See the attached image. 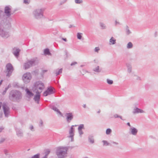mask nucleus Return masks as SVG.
Masks as SVG:
<instances>
[{
	"label": "nucleus",
	"mask_w": 158,
	"mask_h": 158,
	"mask_svg": "<svg viewBox=\"0 0 158 158\" xmlns=\"http://www.w3.org/2000/svg\"><path fill=\"white\" fill-rule=\"evenodd\" d=\"M116 43V40L113 37H112L110 40V44H114Z\"/></svg>",
	"instance_id": "25"
},
{
	"label": "nucleus",
	"mask_w": 158,
	"mask_h": 158,
	"mask_svg": "<svg viewBox=\"0 0 158 158\" xmlns=\"http://www.w3.org/2000/svg\"><path fill=\"white\" fill-rule=\"evenodd\" d=\"M42 158H47V157H45V156H44Z\"/></svg>",
	"instance_id": "64"
},
{
	"label": "nucleus",
	"mask_w": 158,
	"mask_h": 158,
	"mask_svg": "<svg viewBox=\"0 0 158 158\" xmlns=\"http://www.w3.org/2000/svg\"><path fill=\"white\" fill-rule=\"evenodd\" d=\"M66 1H67V0H64V1L63 2H61L60 4V5H62L63 3H64Z\"/></svg>",
	"instance_id": "49"
},
{
	"label": "nucleus",
	"mask_w": 158,
	"mask_h": 158,
	"mask_svg": "<svg viewBox=\"0 0 158 158\" xmlns=\"http://www.w3.org/2000/svg\"><path fill=\"white\" fill-rule=\"evenodd\" d=\"M44 153L45 154L44 156L48 157V156L50 152V150L49 149H44Z\"/></svg>",
	"instance_id": "22"
},
{
	"label": "nucleus",
	"mask_w": 158,
	"mask_h": 158,
	"mask_svg": "<svg viewBox=\"0 0 158 158\" xmlns=\"http://www.w3.org/2000/svg\"><path fill=\"white\" fill-rule=\"evenodd\" d=\"M100 50V49L98 47H96L94 49V51L95 52H98V51Z\"/></svg>",
	"instance_id": "43"
},
{
	"label": "nucleus",
	"mask_w": 158,
	"mask_h": 158,
	"mask_svg": "<svg viewBox=\"0 0 158 158\" xmlns=\"http://www.w3.org/2000/svg\"><path fill=\"white\" fill-rule=\"evenodd\" d=\"M20 51V50L17 48L15 47L13 49L12 53L17 58L19 56Z\"/></svg>",
	"instance_id": "12"
},
{
	"label": "nucleus",
	"mask_w": 158,
	"mask_h": 158,
	"mask_svg": "<svg viewBox=\"0 0 158 158\" xmlns=\"http://www.w3.org/2000/svg\"><path fill=\"white\" fill-rule=\"evenodd\" d=\"M68 150L67 147L60 146L57 148L56 153L58 158H65L67 156Z\"/></svg>",
	"instance_id": "1"
},
{
	"label": "nucleus",
	"mask_w": 158,
	"mask_h": 158,
	"mask_svg": "<svg viewBox=\"0 0 158 158\" xmlns=\"http://www.w3.org/2000/svg\"><path fill=\"white\" fill-rule=\"evenodd\" d=\"M5 24L3 21L0 22V36L4 39H6L10 36L9 32L4 28Z\"/></svg>",
	"instance_id": "3"
},
{
	"label": "nucleus",
	"mask_w": 158,
	"mask_h": 158,
	"mask_svg": "<svg viewBox=\"0 0 158 158\" xmlns=\"http://www.w3.org/2000/svg\"><path fill=\"white\" fill-rule=\"evenodd\" d=\"M84 125L83 124H81L80 125L78 128V130H82V129H84Z\"/></svg>",
	"instance_id": "35"
},
{
	"label": "nucleus",
	"mask_w": 158,
	"mask_h": 158,
	"mask_svg": "<svg viewBox=\"0 0 158 158\" xmlns=\"http://www.w3.org/2000/svg\"><path fill=\"white\" fill-rule=\"evenodd\" d=\"M51 109L54 110V111H56L58 113H59L60 114H61V113L60 111L57 108V107H55V106H52Z\"/></svg>",
	"instance_id": "24"
},
{
	"label": "nucleus",
	"mask_w": 158,
	"mask_h": 158,
	"mask_svg": "<svg viewBox=\"0 0 158 158\" xmlns=\"http://www.w3.org/2000/svg\"><path fill=\"white\" fill-rule=\"evenodd\" d=\"M48 70H43V69H42L41 72L40 73V75L41 76V77L43 78L44 77V74L47 72Z\"/></svg>",
	"instance_id": "28"
},
{
	"label": "nucleus",
	"mask_w": 158,
	"mask_h": 158,
	"mask_svg": "<svg viewBox=\"0 0 158 158\" xmlns=\"http://www.w3.org/2000/svg\"><path fill=\"white\" fill-rule=\"evenodd\" d=\"M73 138H71V141H73Z\"/></svg>",
	"instance_id": "63"
},
{
	"label": "nucleus",
	"mask_w": 158,
	"mask_h": 158,
	"mask_svg": "<svg viewBox=\"0 0 158 158\" xmlns=\"http://www.w3.org/2000/svg\"><path fill=\"white\" fill-rule=\"evenodd\" d=\"M9 97L10 100L17 101L21 98V94L18 91L13 90L10 93Z\"/></svg>",
	"instance_id": "5"
},
{
	"label": "nucleus",
	"mask_w": 158,
	"mask_h": 158,
	"mask_svg": "<svg viewBox=\"0 0 158 158\" xmlns=\"http://www.w3.org/2000/svg\"><path fill=\"white\" fill-rule=\"evenodd\" d=\"M2 107L5 116L8 117L10 113L9 108L6 103H3Z\"/></svg>",
	"instance_id": "9"
},
{
	"label": "nucleus",
	"mask_w": 158,
	"mask_h": 158,
	"mask_svg": "<svg viewBox=\"0 0 158 158\" xmlns=\"http://www.w3.org/2000/svg\"><path fill=\"white\" fill-rule=\"evenodd\" d=\"M3 12L0 10V19H2L3 18H4L3 16Z\"/></svg>",
	"instance_id": "39"
},
{
	"label": "nucleus",
	"mask_w": 158,
	"mask_h": 158,
	"mask_svg": "<svg viewBox=\"0 0 158 158\" xmlns=\"http://www.w3.org/2000/svg\"><path fill=\"white\" fill-rule=\"evenodd\" d=\"M4 129V128L2 127H0V133L1 132L2 130Z\"/></svg>",
	"instance_id": "50"
},
{
	"label": "nucleus",
	"mask_w": 158,
	"mask_h": 158,
	"mask_svg": "<svg viewBox=\"0 0 158 158\" xmlns=\"http://www.w3.org/2000/svg\"><path fill=\"white\" fill-rule=\"evenodd\" d=\"M39 154H37L31 157V158H39Z\"/></svg>",
	"instance_id": "41"
},
{
	"label": "nucleus",
	"mask_w": 158,
	"mask_h": 158,
	"mask_svg": "<svg viewBox=\"0 0 158 158\" xmlns=\"http://www.w3.org/2000/svg\"><path fill=\"white\" fill-rule=\"evenodd\" d=\"M73 125H72L69 131V134L70 135L69 137H70L72 139L73 138V137L74 136L73 132L74 131V128H73Z\"/></svg>",
	"instance_id": "14"
},
{
	"label": "nucleus",
	"mask_w": 158,
	"mask_h": 158,
	"mask_svg": "<svg viewBox=\"0 0 158 158\" xmlns=\"http://www.w3.org/2000/svg\"><path fill=\"white\" fill-rule=\"evenodd\" d=\"M16 135L17 136L20 138L23 136V133L21 130L17 129L16 130Z\"/></svg>",
	"instance_id": "16"
},
{
	"label": "nucleus",
	"mask_w": 158,
	"mask_h": 158,
	"mask_svg": "<svg viewBox=\"0 0 158 158\" xmlns=\"http://www.w3.org/2000/svg\"><path fill=\"white\" fill-rule=\"evenodd\" d=\"M82 33L80 32L77 33V39L79 40H81L82 37Z\"/></svg>",
	"instance_id": "30"
},
{
	"label": "nucleus",
	"mask_w": 158,
	"mask_h": 158,
	"mask_svg": "<svg viewBox=\"0 0 158 158\" xmlns=\"http://www.w3.org/2000/svg\"><path fill=\"white\" fill-rule=\"evenodd\" d=\"M102 142L103 143L104 145L108 146L110 145V143H108V142L106 140H103L102 141Z\"/></svg>",
	"instance_id": "36"
},
{
	"label": "nucleus",
	"mask_w": 158,
	"mask_h": 158,
	"mask_svg": "<svg viewBox=\"0 0 158 158\" xmlns=\"http://www.w3.org/2000/svg\"><path fill=\"white\" fill-rule=\"evenodd\" d=\"M101 112V110H99L98 112H97V113H99Z\"/></svg>",
	"instance_id": "61"
},
{
	"label": "nucleus",
	"mask_w": 158,
	"mask_h": 158,
	"mask_svg": "<svg viewBox=\"0 0 158 158\" xmlns=\"http://www.w3.org/2000/svg\"><path fill=\"white\" fill-rule=\"evenodd\" d=\"M30 2V0H24L23 3L26 4H28Z\"/></svg>",
	"instance_id": "40"
},
{
	"label": "nucleus",
	"mask_w": 158,
	"mask_h": 158,
	"mask_svg": "<svg viewBox=\"0 0 158 158\" xmlns=\"http://www.w3.org/2000/svg\"><path fill=\"white\" fill-rule=\"evenodd\" d=\"M75 2L77 4H80L83 1L82 0H75Z\"/></svg>",
	"instance_id": "38"
},
{
	"label": "nucleus",
	"mask_w": 158,
	"mask_h": 158,
	"mask_svg": "<svg viewBox=\"0 0 158 158\" xmlns=\"http://www.w3.org/2000/svg\"><path fill=\"white\" fill-rule=\"evenodd\" d=\"M6 76L10 77L12 75V72L14 70V68L10 63H8L6 66Z\"/></svg>",
	"instance_id": "6"
},
{
	"label": "nucleus",
	"mask_w": 158,
	"mask_h": 158,
	"mask_svg": "<svg viewBox=\"0 0 158 158\" xmlns=\"http://www.w3.org/2000/svg\"><path fill=\"white\" fill-rule=\"evenodd\" d=\"M62 69H57L54 70L53 73L55 74L56 76H58L60 74H61L62 73Z\"/></svg>",
	"instance_id": "17"
},
{
	"label": "nucleus",
	"mask_w": 158,
	"mask_h": 158,
	"mask_svg": "<svg viewBox=\"0 0 158 158\" xmlns=\"http://www.w3.org/2000/svg\"><path fill=\"white\" fill-rule=\"evenodd\" d=\"M4 153L6 155H8V151L6 150H4Z\"/></svg>",
	"instance_id": "45"
},
{
	"label": "nucleus",
	"mask_w": 158,
	"mask_h": 158,
	"mask_svg": "<svg viewBox=\"0 0 158 158\" xmlns=\"http://www.w3.org/2000/svg\"><path fill=\"white\" fill-rule=\"evenodd\" d=\"M107 83L109 84H110V85H111L113 83V81L112 80H110L109 79H107Z\"/></svg>",
	"instance_id": "37"
},
{
	"label": "nucleus",
	"mask_w": 158,
	"mask_h": 158,
	"mask_svg": "<svg viewBox=\"0 0 158 158\" xmlns=\"http://www.w3.org/2000/svg\"><path fill=\"white\" fill-rule=\"evenodd\" d=\"M127 125L128 126H129V127H131V125H130V123H129V122H128V123H127Z\"/></svg>",
	"instance_id": "59"
},
{
	"label": "nucleus",
	"mask_w": 158,
	"mask_h": 158,
	"mask_svg": "<svg viewBox=\"0 0 158 158\" xmlns=\"http://www.w3.org/2000/svg\"><path fill=\"white\" fill-rule=\"evenodd\" d=\"M66 119L68 123H70L73 118V116L72 113H66L65 114Z\"/></svg>",
	"instance_id": "11"
},
{
	"label": "nucleus",
	"mask_w": 158,
	"mask_h": 158,
	"mask_svg": "<svg viewBox=\"0 0 158 158\" xmlns=\"http://www.w3.org/2000/svg\"><path fill=\"white\" fill-rule=\"evenodd\" d=\"M34 18L37 19H38L40 17V10L37 9L35 10L33 12Z\"/></svg>",
	"instance_id": "13"
},
{
	"label": "nucleus",
	"mask_w": 158,
	"mask_h": 158,
	"mask_svg": "<svg viewBox=\"0 0 158 158\" xmlns=\"http://www.w3.org/2000/svg\"><path fill=\"white\" fill-rule=\"evenodd\" d=\"M126 65L128 68V72L129 73H131V72L132 67L131 65L129 64H127Z\"/></svg>",
	"instance_id": "26"
},
{
	"label": "nucleus",
	"mask_w": 158,
	"mask_h": 158,
	"mask_svg": "<svg viewBox=\"0 0 158 158\" xmlns=\"http://www.w3.org/2000/svg\"><path fill=\"white\" fill-rule=\"evenodd\" d=\"M5 89H6L3 92V94H5L7 89L6 88Z\"/></svg>",
	"instance_id": "56"
},
{
	"label": "nucleus",
	"mask_w": 158,
	"mask_h": 158,
	"mask_svg": "<svg viewBox=\"0 0 158 158\" xmlns=\"http://www.w3.org/2000/svg\"><path fill=\"white\" fill-rule=\"evenodd\" d=\"M65 55H66V56H67V54H68V52L67 50H65Z\"/></svg>",
	"instance_id": "58"
},
{
	"label": "nucleus",
	"mask_w": 158,
	"mask_h": 158,
	"mask_svg": "<svg viewBox=\"0 0 158 158\" xmlns=\"http://www.w3.org/2000/svg\"><path fill=\"white\" fill-rule=\"evenodd\" d=\"M119 115H118V114H115L114 115V118H118L119 117Z\"/></svg>",
	"instance_id": "47"
},
{
	"label": "nucleus",
	"mask_w": 158,
	"mask_h": 158,
	"mask_svg": "<svg viewBox=\"0 0 158 158\" xmlns=\"http://www.w3.org/2000/svg\"><path fill=\"white\" fill-rule=\"evenodd\" d=\"M44 88V84L40 81V90L43 89Z\"/></svg>",
	"instance_id": "32"
},
{
	"label": "nucleus",
	"mask_w": 158,
	"mask_h": 158,
	"mask_svg": "<svg viewBox=\"0 0 158 158\" xmlns=\"http://www.w3.org/2000/svg\"><path fill=\"white\" fill-rule=\"evenodd\" d=\"M126 33L127 35H129V34L131 33V32L130 31L127 25L126 26Z\"/></svg>",
	"instance_id": "29"
},
{
	"label": "nucleus",
	"mask_w": 158,
	"mask_h": 158,
	"mask_svg": "<svg viewBox=\"0 0 158 158\" xmlns=\"http://www.w3.org/2000/svg\"><path fill=\"white\" fill-rule=\"evenodd\" d=\"M39 89L40 81H37L35 83L34 86L33 88L34 92L36 94L35 95L34 99L35 102L37 103H39V101L40 100Z\"/></svg>",
	"instance_id": "2"
},
{
	"label": "nucleus",
	"mask_w": 158,
	"mask_h": 158,
	"mask_svg": "<svg viewBox=\"0 0 158 158\" xmlns=\"http://www.w3.org/2000/svg\"><path fill=\"white\" fill-rule=\"evenodd\" d=\"M55 89L52 87H48L47 89L44 93L43 95L44 96H46L48 95L53 94L55 93Z\"/></svg>",
	"instance_id": "10"
},
{
	"label": "nucleus",
	"mask_w": 158,
	"mask_h": 158,
	"mask_svg": "<svg viewBox=\"0 0 158 158\" xmlns=\"http://www.w3.org/2000/svg\"><path fill=\"white\" fill-rule=\"evenodd\" d=\"M5 140V139H2L0 141V142L2 143L4 142Z\"/></svg>",
	"instance_id": "53"
},
{
	"label": "nucleus",
	"mask_w": 158,
	"mask_h": 158,
	"mask_svg": "<svg viewBox=\"0 0 158 158\" xmlns=\"http://www.w3.org/2000/svg\"><path fill=\"white\" fill-rule=\"evenodd\" d=\"M137 80H138V79L140 80V78L139 77H137Z\"/></svg>",
	"instance_id": "62"
},
{
	"label": "nucleus",
	"mask_w": 158,
	"mask_h": 158,
	"mask_svg": "<svg viewBox=\"0 0 158 158\" xmlns=\"http://www.w3.org/2000/svg\"><path fill=\"white\" fill-rule=\"evenodd\" d=\"M115 25H116L117 24H119V22H118L116 20L115 21Z\"/></svg>",
	"instance_id": "57"
},
{
	"label": "nucleus",
	"mask_w": 158,
	"mask_h": 158,
	"mask_svg": "<svg viewBox=\"0 0 158 158\" xmlns=\"http://www.w3.org/2000/svg\"><path fill=\"white\" fill-rule=\"evenodd\" d=\"M111 130L110 128H108L106 131V134L107 135H109L111 132Z\"/></svg>",
	"instance_id": "34"
},
{
	"label": "nucleus",
	"mask_w": 158,
	"mask_h": 158,
	"mask_svg": "<svg viewBox=\"0 0 158 158\" xmlns=\"http://www.w3.org/2000/svg\"><path fill=\"white\" fill-rule=\"evenodd\" d=\"M46 9V8L45 7L40 9V18L44 17L43 12Z\"/></svg>",
	"instance_id": "23"
},
{
	"label": "nucleus",
	"mask_w": 158,
	"mask_h": 158,
	"mask_svg": "<svg viewBox=\"0 0 158 158\" xmlns=\"http://www.w3.org/2000/svg\"><path fill=\"white\" fill-rule=\"evenodd\" d=\"M112 143H114V144H116V145L118 144V143L117 142H115L113 141L112 142Z\"/></svg>",
	"instance_id": "54"
},
{
	"label": "nucleus",
	"mask_w": 158,
	"mask_h": 158,
	"mask_svg": "<svg viewBox=\"0 0 158 158\" xmlns=\"http://www.w3.org/2000/svg\"><path fill=\"white\" fill-rule=\"evenodd\" d=\"M101 70L100 69L99 66H98L96 68H94L93 69V71L97 73H99L101 72Z\"/></svg>",
	"instance_id": "27"
},
{
	"label": "nucleus",
	"mask_w": 158,
	"mask_h": 158,
	"mask_svg": "<svg viewBox=\"0 0 158 158\" xmlns=\"http://www.w3.org/2000/svg\"><path fill=\"white\" fill-rule=\"evenodd\" d=\"M62 39L64 40V41H65V42H66L67 41V39L66 38H62Z\"/></svg>",
	"instance_id": "51"
},
{
	"label": "nucleus",
	"mask_w": 158,
	"mask_h": 158,
	"mask_svg": "<svg viewBox=\"0 0 158 158\" xmlns=\"http://www.w3.org/2000/svg\"><path fill=\"white\" fill-rule=\"evenodd\" d=\"M29 129L32 131H33L34 130V127L33 126L30 125L29 127Z\"/></svg>",
	"instance_id": "44"
},
{
	"label": "nucleus",
	"mask_w": 158,
	"mask_h": 158,
	"mask_svg": "<svg viewBox=\"0 0 158 158\" xmlns=\"http://www.w3.org/2000/svg\"><path fill=\"white\" fill-rule=\"evenodd\" d=\"M130 134H131L133 135H136L138 132L137 130L135 127L131 128L130 130Z\"/></svg>",
	"instance_id": "15"
},
{
	"label": "nucleus",
	"mask_w": 158,
	"mask_h": 158,
	"mask_svg": "<svg viewBox=\"0 0 158 158\" xmlns=\"http://www.w3.org/2000/svg\"><path fill=\"white\" fill-rule=\"evenodd\" d=\"M5 15H3L4 18H9L11 15V7L10 6H7L4 8Z\"/></svg>",
	"instance_id": "8"
},
{
	"label": "nucleus",
	"mask_w": 158,
	"mask_h": 158,
	"mask_svg": "<svg viewBox=\"0 0 158 158\" xmlns=\"http://www.w3.org/2000/svg\"><path fill=\"white\" fill-rule=\"evenodd\" d=\"M118 118H120L121 119H122V120H124V119H123L122 118V116H120V115H119Z\"/></svg>",
	"instance_id": "55"
},
{
	"label": "nucleus",
	"mask_w": 158,
	"mask_h": 158,
	"mask_svg": "<svg viewBox=\"0 0 158 158\" xmlns=\"http://www.w3.org/2000/svg\"><path fill=\"white\" fill-rule=\"evenodd\" d=\"M44 55L51 56L52 54L50 52L49 49L48 48H46L44 49Z\"/></svg>",
	"instance_id": "21"
},
{
	"label": "nucleus",
	"mask_w": 158,
	"mask_h": 158,
	"mask_svg": "<svg viewBox=\"0 0 158 158\" xmlns=\"http://www.w3.org/2000/svg\"><path fill=\"white\" fill-rule=\"evenodd\" d=\"M143 110L140 109H139L137 107H136L135 109H134L133 111V114L138 113H143Z\"/></svg>",
	"instance_id": "18"
},
{
	"label": "nucleus",
	"mask_w": 158,
	"mask_h": 158,
	"mask_svg": "<svg viewBox=\"0 0 158 158\" xmlns=\"http://www.w3.org/2000/svg\"><path fill=\"white\" fill-rule=\"evenodd\" d=\"M88 141L91 144H93L94 143V136L91 135H89L88 137Z\"/></svg>",
	"instance_id": "20"
},
{
	"label": "nucleus",
	"mask_w": 158,
	"mask_h": 158,
	"mask_svg": "<svg viewBox=\"0 0 158 158\" xmlns=\"http://www.w3.org/2000/svg\"><path fill=\"white\" fill-rule=\"evenodd\" d=\"M78 133L80 135H81L83 134V132L82 131V130H78Z\"/></svg>",
	"instance_id": "42"
},
{
	"label": "nucleus",
	"mask_w": 158,
	"mask_h": 158,
	"mask_svg": "<svg viewBox=\"0 0 158 158\" xmlns=\"http://www.w3.org/2000/svg\"><path fill=\"white\" fill-rule=\"evenodd\" d=\"M133 47L132 44L131 42H129L127 46V48L128 49L131 48Z\"/></svg>",
	"instance_id": "31"
},
{
	"label": "nucleus",
	"mask_w": 158,
	"mask_h": 158,
	"mask_svg": "<svg viewBox=\"0 0 158 158\" xmlns=\"http://www.w3.org/2000/svg\"><path fill=\"white\" fill-rule=\"evenodd\" d=\"M83 107L84 108H85L86 107V104H84L83 105Z\"/></svg>",
	"instance_id": "60"
},
{
	"label": "nucleus",
	"mask_w": 158,
	"mask_h": 158,
	"mask_svg": "<svg viewBox=\"0 0 158 158\" xmlns=\"http://www.w3.org/2000/svg\"><path fill=\"white\" fill-rule=\"evenodd\" d=\"M31 78V74L30 73H24L22 77L23 82L25 84L29 83Z\"/></svg>",
	"instance_id": "7"
},
{
	"label": "nucleus",
	"mask_w": 158,
	"mask_h": 158,
	"mask_svg": "<svg viewBox=\"0 0 158 158\" xmlns=\"http://www.w3.org/2000/svg\"><path fill=\"white\" fill-rule=\"evenodd\" d=\"M72 27H75V26H73V25H70L69 27V28H71Z\"/></svg>",
	"instance_id": "52"
},
{
	"label": "nucleus",
	"mask_w": 158,
	"mask_h": 158,
	"mask_svg": "<svg viewBox=\"0 0 158 158\" xmlns=\"http://www.w3.org/2000/svg\"><path fill=\"white\" fill-rule=\"evenodd\" d=\"M43 122L42 120H40V126H43Z\"/></svg>",
	"instance_id": "48"
},
{
	"label": "nucleus",
	"mask_w": 158,
	"mask_h": 158,
	"mask_svg": "<svg viewBox=\"0 0 158 158\" xmlns=\"http://www.w3.org/2000/svg\"><path fill=\"white\" fill-rule=\"evenodd\" d=\"M77 64V62H74L72 63L70 65L71 66H73V65H75V64Z\"/></svg>",
	"instance_id": "46"
},
{
	"label": "nucleus",
	"mask_w": 158,
	"mask_h": 158,
	"mask_svg": "<svg viewBox=\"0 0 158 158\" xmlns=\"http://www.w3.org/2000/svg\"><path fill=\"white\" fill-rule=\"evenodd\" d=\"M25 90L26 93V94L28 97H31L33 96L34 94L29 89L26 88Z\"/></svg>",
	"instance_id": "19"
},
{
	"label": "nucleus",
	"mask_w": 158,
	"mask_h": 158,
	"mask_svg": "<svg viewBox=\"0 0 158 158\" xmlns=\"http://www.w3.org/2000/svg\"><path fill=\"white\" fill-rule=\"evenodd\" d=\"M38 63V59L37 58H35L28 60L23 65V68L25 69H27L36 65Z\"/></svg>",
	"instance_id": "4"
},
{
	"label": "nucleus",
	"mask_w": 158,
	"mask_h": 158,
	"mask_svg": "<svg viewBox=\"0 0 158 158\" xmlns=\"http://www.w3.org/2000/svg\"><path fill=\"white\" fill-rule=\"evenodd\" d=\"M100 25L102 29H105L106 28V26L105 24L102 23H100Z\"/></svg>",
	"instance_id": "33"
}]
</instances>
